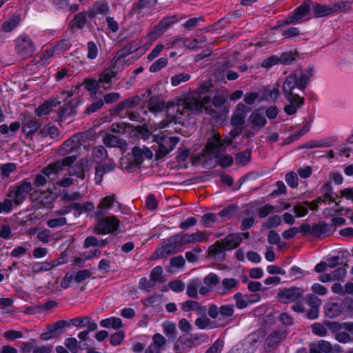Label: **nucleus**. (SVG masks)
Wrapping results in <instances>:
<instances>
[{"mask_svg":"<svg viewBox=\"0 0 353 353\" xmlns=\"http://www.w3.org/2000/svg\"><path fill=\"white\" fill-rule=\"evenodd\" d=\"M313 68L310 66L306 68L305 72L301 70H295L288 76L283 81L282 91L288 102L283 110L288 115L296 114L297 110L303 105L305 103L304 97L300 96L296 91L304 92L310 77L313 75Z\"/></svg>","mask_w":353,"mask_h":353,"instance_id":"nucleus-1","label":"nucleus"},{"mask_svg":"<svg viewBox=\"0 0 353 353\" xmlns=\"http://www.w3.org/2000/svg\"><path fill=\"white\" fill-rule=\"evenodd\" d=\"M210 101V99L209 97H201L200 96L199 97H192L188 99L183 106L177 105L174 108L176 109V114L170 118L168 121V124L165 125V126H168L172 123L174 124H176L177 123H180L181 121L179 119H181V116H182L185 111H190L194 114H199L205 110L208 114L215 116L216 111L208 105Z\"/></svg>","mask_w":353,"mask_h":353,"instance_id":"nucleus-2","label":"nucleus"},{"mask_svg":"<svg viewBox=\"0 0 353 353\" xmlns=\"http://www.w3.org/2000/svg\"><path fill=\"white\" fill-rule=\"evenodd\" d=\"M208 341V336L203 332L185 334L180 336L174 343L176 353H187L192 348L196 347Z\"/></svg>","mask_w":353,"mask_h":353,"instance_id":"nucleus-3","label":"nucleus"},{"mask_svg":"<svg viewBox=\"0 0 353 353\" xmlns=\"http://www.w3.org/2000/svg\"><path fill=\"white\" fill-rule=\"evenodd\" d=\"M239 239L234 233L228 234L225 238L216 241L208 248V254L214 259H221L226 251H232L240 245Z\"/></svg>","mask_w":353,"mask_h":353,"instance_id":"nucleus-4","label":"nucleus"},{"mask_svg":"<svg viewBox=\"0 0 353 353\" xmlns=\"http://www.w3.org/2000/svg\"><path fill=\"white\" fill-rule=\"evenodd\" d=\"M181 232L170 236L163 245L159 248L155 253L158 258H167L168 256L174 254L183 250L185 245Z\"/></svg>","mask_w":353,"mask_h":353,"instance_id":"nucleus-5","label":"nucleus"},{"mask_svg":"<svg viewBox=\"0 0 353 353\" xmlns=\"http://www.w3.org/2000/svg\"><path fill=\"white\" fill-rule=\"evenodd\" d=\"M209 317L218 322L224 323V325L232 319L234 314L233 304H225L218 306L216 304H210L208 309ZM223 325V323L222 324Z\"/></svg>","mask_w":353,"mask_h":353,"instance_id":"nucleus-6","label":"nucleus"},{"mask_svg":"<svg viewBox=\"0 0 353 353\" xmlns=\"http://www.w3.org/2000/svg\"><path fill=\"white\" fill-rule=\"evenodd\" d=\"M98 219L96 230L99 234H116L119 230L120 221L115 216H100Z\"/></svg>","mask_w":353,"mask_h":353,"instance_id":"nucleus-7","label":"nucleus"},{"mask_svg":"<svg viewBox=\"0 0 353 353\" xmlns=\"http://www.w3.org/2000/svg\"><path fill=\"white\" fill-rule=\"evenodd\" d=\"M154 139L159 145V149L157 152L159 158L164 157L170 153L179 141V138L177 137H168L163 134L156 135Z\"/></svg>","mask_w":353,"mask_h":353,"instance_id":"nucleus-8","label":"nucleus"},{"mask_svg":"<svg viewBox=\"0 0 353 353\" xmlns=\"http://www.w3.org/2000/svg\"><path fill=\"white\" fill-rule=\"evenodd\" d=\"M86 137L87 134L85 132L74 134L63 142L60 148V153L63 155L70 154L73 152L77 153L85 142Z\"/></svg>","mask_w":353,"mask_h":353,"instance_id":"nucleus-9","label":"nucleus"},{"mask_svg":"<svg viewBox=\"0 0 353 353\" xmlns=\"http://www.w3.org/2000/svg\"><path fill=\"white\" fill-rule=\"evenodd\" d=\"M32 190V184L29 179H23L21 183L14 190L9 191L8 196L15 204H21L27 197V195Z\"/></svg>","mask_w":353,"mask_h":353,"instance_id":"nucleus-10","label":"nucleus"},{"mask_svg":"<svg viewBox=\"0 0 353 353\" xmlns=\"http://www.w3.org/2000/svg\"><path fill=\"white\" fill-rule=\"evenodd\" d=\"M128 156L130 157L129 166L139 167L145 159H151L153 157V153L147 147L144 146L141 148L139 146H134L132 150L131 154H128Z\"/></svg>","mask_w":353,"mask_h":353,"instance_id":"nucleus-11","label":"nucleus"},{"mask_svg":"<svg viewBox=\"0 0 353 353\" xmlns=\"http://www.w3.org/2000/svg\"><path fill=\"white\" fill-rule=\"evenodd\" d=\"M16 50L22 57H30L35 50L34 42L26 34H22L15 40Z\"/></svg>","mask_w":353,"mask_h":353,"instance_id":"nucleus-12","label":"nucleus"},{"mask_svg":"<svg viewBox=\"0 0 353 353\" xmlns=\"http://www.w3.org/2000/svg\"><path fill=\"white\" fill-rule=\"evenodd\" d=\"M70 326V322L65 320H60L56 323L48 325L47 331L40 334V339L43 341H48L53 338H57L61 336L65 329Z\"/></svg>","mask_w":353,"mask_h":353,"instance_id":"nucleus-13","label":"nucleus"},{"mask_svg":"<svg viewBox=\"0 0 353 353\" xmlns=\"http://www.w3.org/2000/svg\"><path fill=\"white\" fill-rule=\"evenodd\" d=\"M304 290L298 287L283 288L278 292L279 300L283 303L294 302L299 300H303Z\"/></svg>","mask_w":353,"mask_h":353,"instance_id":"nucleus-14","label":"nucleus"},{"mask_svg":"<svg viewBox=\"0 0 353 353\" xmlns=\"http://www.w3.org/2000/svg\"><path fill=\"white\" fill-rule=\"evenodd\" d=\"M76 159V154L66 157L61 161H57L54 163L50 164L43 169L42 172L49 178L51 174H58L59 172L63 170L64 167L71 165Z\"/></svg>","mask_w":353,"mask_h":353,"instance_id":"nucleus-15","label":"nucleus"},{"mask_svg":"<svg viewBox=\"0 0 353 353\" xmlns=\"http://www.w3.org/2000/svg\"><path fill=\"white\" fill-rule=\"evenodd\" d=\"M176 21L175 16L164 17L154 26L152 31L149 34L150 38L154 40L157 39Z\"/></svg>","mask_w":353,"mask_h":353,"instance_id":"nucleus-16","label":"nucleus"},{"mask_svg":"<svg viewBox=\"0 0 353 353\" xmlns=\"http://www.w3.org/2000/svg\"><path fill=\"white\" fill-rule=\"evenodd\" d=\"M115 168L116 164L112 159H109L108 161L105 163H99V165L95 167V183L100 185L103 181V175L114 171Z\"/></svg>","mask_w":353,"mask_h":353,"instance_id":"nucleus-17","label":"nucleus"},{"mask_svg":"<svg viewBox=\"0 0 353 353\" xmlns=\"http://www.w3.org/2000/svg\"><path fill=\"white\" fill-rule=\"evenodd\" d=\"M219 283V277L215 273L211 272L208 274L203 278L205 285L199 288V294L201 295L208 294L214 290Z\"/></svg>","mask_w":353,"mask_h":353,"instance_id":"nucleus-18","label":"nucleus"},{"mask_svg":"<svg viewBox=\"0 0 353 353\" xmlns=\"http://www.w3.org/2000/svg\"><path fill=\"white\" fill-rule=\"evenodd\" d=\"M142 98L146 97L148 100V106L150 112H158L161 111L165 103L161 99L157 96L152 95V91L151 89H148L147 92L141 95Z\"/></svg>","mask_w":353,"mask_h":353,"instance_id":"nucleus-19","label":"nucleus"},{"mask_svg":"<svg viewBox=\"0 0 353 353\" xmlns=\"http://www.w3.org/2000/svg\"><path fill=\"white\" fill-rule=\"evenodd\" d=\"M21 124L22 132L30 139L41 127V123L30 116H24Z\"/></svg>","mask_w":353,"mask_h":353,"instance_id":"nucleus-20","label":"nucleus"},{"mask_svg":"<svg viewBox=\"0 0 353 353\" xmlns=\"http://www.w3.org/2000/svg\"><path fill=\"white\" fill-rule=\"evenodd\" d=\"M207 149L211 152H219L225 150L223 146V140L221 135L214 131L210 137L208 138Z\"/></svg>","mask_w":353,"mask_h":353,"instance_id":"nucleus-21","label":"nucleus"},{"mask_svg":"<svg viewBox=\"0 0 353 353\" xmlns=\"http://www.w3.org/2000/svg\"><path fill=\"white\" fill-rule=\"evenodd\" d=\"M249 108L243 103H239L230 119V123L233 126L242 125L245 123L246 113Z\"/></svg>","mask_w":353,"mask_h":353,"instance_id":"nucleus-22","label":"nucleus"},{"mask_svg":"<svg viewBox=\"0 0 353 353\" xmlns=\"http://www.w3.org/2000/svg\"><path fill=\"white\" fill-rule=\"evenodd\" d=\"M285 330L274 331L271 332L267 337L265 343L268 348L271 350L277 347L286 337Z\"/></svg>","mask_w":353,"mask_h":353,"instance_id":"nucleus-23","label":"nucleus"},{"mask_svg":"<svg viewBox=\"0 0 353 353\" xmlns=\"http://www.w3.org/2000/svg\"><path fill=\"white\" fill-rule=\"evenodd\" d=\"M115 201L116 196L114 194L104 197L97 206V210L95 213L96 217L103 216L107 214L108 210L113 207Z\"/></svg>","mask_w":353,"mask_h":353,"instance_id":"nucleus-24","label":"nucleus"},{"mask_svg":"<svg viewBox=\"0 0 353 353\" xmlns=\"http://www.w3.org/2000/svg\"><path fill=\"white\" fill-rule=\"evenodd\" d=\"M331 226L324 221H319L312 226L311 235L314 237L321 238L322 236L329 235L331 233Z\"/></svg>","mask_w":353,"mask_h":353,"instance_id":"nucleus-25","label":"nucleus"},{"mask_svg":"<svg viewBox=\"0 0 353 353\" xmlns=\"http://www.w3.org/2000/svg\"><path fill=\"white\" fill-rule=\"evenodd\" d=\"M79 102L73 103L69 101L64 106L61 107L59 110V118L61 121L65 120L68 117L76 114V108L79 105Z\"/></svg>","mask_w":353,"mask_h":353,"instance_id":"nucleus-26","label":"nucleus"},{"mask_svg":"<svg viewBox=\"0 0 353 353\" xmlns=\"http://www.w3.org/2000/svg\"><path fill=\"white\" fill-rule=\"evenodd\" d=\"M238 283L239 281L234 278H224L221 281V285L216 287V292L219 294L224 295L235 288Z\"/></svg>","mask_w":353,"mask_h":353,"instance_id":"nucleus-27","label":"nucleus"},{"mask_svg":"<svg viewBox=\"0 0 353 353\" xmlns=\"http://www.w3.org/2000/svg\"><path fill=\"white\" fill-rule=\"evenodd\" d=\"M181 234L182 237L184 239L183 242L185 245L193 244L198 242H203L208 239L206 234L202 231H197L196 232L192 234L183 232H181Z\"/></svg>","mask_w":353,"mask_h":353,"instance_id":"nucleus-28","label":"nucleus"},{"mask_svg":"<svg viewBox=\"0 0 353 353\" xmlns=\"http://www.w3.org/2000/svg\"><path fill=\"white\" fill-rule=\"evenodd\" d=\"M103 143L108 148L118 147L123 149L127 146V143L124 139L119 138L111 134H108L103 137Z\"/></svg>","mask_w":353,"mask_h":353,"instance_id":"nucleus-29","label":"nucleus"},{"mask_svg":"<svg viewBox=\"0 0 353 353\" xmlns=\"http://www.w3.org/2000/svg\"><path fill=\"white\" fill-rule=\"evenodd\" d=\"M117 75V71H112L111 68H105L99 75V82L103 83L104 89L111 88L112 79Z\"/></svg>","mask_w":353,"mask_h":353,"instance_id":"nucleus-30","label":"nucleus"},{"mask_svg":"<svg viewBox=\"0 0 353 353\" xmlns=\"http://www.w3.org/2000/svg\"><path fill=\"white\" fill-rule=\"evenodd\" d=\"M157 3V0H139L134 3L130 10L132 14H141L143 10L145 8H154Z\"/></svg>","mask_w":353,"mask_h":353,"instance_id":"nucleus-31","label":"nucleus"},{"mask_svg":"<svg viewBox=\"0 0 353 353\" xmlns=\"http://www.w3.org/2000/svg\"><path fill=\"white\" fill-rule=\"evenodd\" d=\"M94 204L90 201H87L83 203H71V210L74 211V215L75 217H79L83 212H90L94 210Z\"/></svg>","mask_w":353,"mask_h":353,"instance_id":"nucleus-32","label":"nucleus"},{"mask_svg":"<svg viewBox=\"0 0 353 353\" xmlns=\"http://www.w3.org/2000/svg\"><path fill=\"white\" fill-rule=\"evenodd\" d=\"M312 10L314 12V15L315 17H323L327 16L332 13H333L332 5L330 4L328 6L320 4L319 3H314L312 6Z\"/></svg>","mask_w":353,"mask_h":353,"instance_id":"nucleus-33","label":"nucleus"},{"mask_svg":"<svg viewBox=\"0 0 353 353\" xmlns=\"http://www.w3.org/2000/svg\"><path fill=\"white\" fill-rule=\"evenodd\" d=\"M313 2L311 0H305L299 7H297L292 12L298 21L306 16L311 10Z\"/></svg>","mask_w":353,"mask_h":353,"instance_id":"nucleus-34","label":"nucleus"},{"mask_svg":"<svg viewBox=\"0 0 353 353\" xmlns=\"http://www.w3.org/2000/svg\"><path fill=\"white\" fill-rule=\"evenodd\" d=\"M61 103V101L53 99L49 101L44 102L41 104L36 110V112L38 115H46L48 114L52 109V108L57 106V105Z\"/></svg>","mask_w":353,"mask_h":353,"instance_id":"nucleus-35","label":"nucleus"},{"mask_svg":"<svg viewBox=\"0 0 353 353\" xmlns=\"http://www.w3.org/2000/svg\"><path fill=\"white\" fill-rule=\"evenodd\" d=\"M325 314L330 319H334L342 313V307L336 303H327L325 306Z\"/></svg>","mask_w":353,"mask_h":353,"instance_id":"nucleus-36","label":"nucleus"},{"mask_svg":"<svg viewBox=\"0 0 353 353\" xmlns=\"http://www.w3.org/2000/svg\"><path fill=\"white\" fill-rule=\"evenodd\" d=\"M257 343L256 340H254L250 343H241L233 347L229 353H253L254 351V345Z\"/></svg>","mask_w":353,"mask_h":353,"instance_id":"nucleus-37","label":"nucleus"},{"mask_svg":"<svg viewBox=\"0 0 353 353\" xmlns=\"http://www.w3.org/2000/svg\"><path fill=\"white\" fill-rule=\"evenodd\" d=\"M248 121L252 125L253 128L257 130L261 129L267 123L265 117L256 111L252 113Z\"/></svg>","mask_w":353,"mask_h":353,"instance_id":"nucleus-38","label":"nucleus"},{"mask_svg":"<svg viewBox=\"0 0 353 353\" xmlns=\"http://www.w3.org/2000/svg\"><path fill=\"white\" fill-rule=\"evenodd\" d=\"M92 156L97 163H101L108 158L106 149L103 145L94 147L92 150Z\"/></svg>","mask_w":353,"mask_h":353,"instance_id":"nucleus-39","label":"nucleus"},{"mask_svg":"<svg viewBox=\"0 0 353 353\" xmlns=\"http://www.w3.org/2000/svg\"><path fill=\"white\" fill-rule=\"evenodd\" d=\"M201 287V281L199 279H194L190 281L187 285L186 293L191 298L198 297V290Z\"/></svg>","mask_w":353,"mask_h":353,"instance_id":"nucleus-40","label":"nucleus"},{"mask_svg":"<svg viewBox=\"0 0 353 353\" xmlns=\"http://www.w3.org/2000/svg\"><path fill=\"white\" fill-rule=\"evenodd\" d=\"M20 23L19 15L14 14L1 26V30L4 32H10L17 28Z\"/></svg>","mask_w":353,"mask_h":353,"instance_id":"nucleus-41","label":"nucleus"},{"mask_svg":"<svg viewBox=\"0 0 353 353\" xmlns=\"http://www.w3.org/2000/svg\"><path fill=\"white\" fill-rule=\"evenodd\" d=\"M139 49V43L135 41H130L128 45L123 47L117 53L118 59L125 57L134 52Z\"/></svg>","mask_w":353,"mask_h":353,"instance_id":"nucleus-42","label":"nucleus"},{"mask_svg":"<svg viewBox=\"0 0 353 353\" xmlns=\"http://www.w3.org/2000/svg\"><path fill=\"white\" fill-rule=\"evenodd\" d=\"M100 325L105 328L119 329L122 327L123 323L120 318L110 317L101 321Z\"/></svg>","mask_w":353,"mask_h":353,"instance_id":"nucleus-43","label":"nucleus"},{"mask_svg":"<svg viewBox=\"0 0 353 353\" xmlns=\"http://www.w3.org/2000/svg\"><path fill=\"white\" fill-rule=\"evenodd\" d=\"M87 22L86 14L85 12H79L70 22L71 27L81 29Z\"/></svg>","mask_w":353,"mask_h":353,"instance_id":"nucleus-44","label":"nucleus"},{"mask_svg":"<svg viewBox=\"0 0 353 353\" xmlns=\"http://www.w3.org/2000/svg\"><path fill=\"white\" fill-rule=\"evenodd\" d=\"M251 153L252 150L250 148L236 153L235 157L236 163L241 165H246L251 160Z\"/></svg>","mask_w":353,"mask_h":353,"instance_id":"nucleus-45","label":"nucleus"},{"mask_svg":"<svg viewBox=\"0 0 353 353\" xmlns=\"http://www.w3.org/2000/svg\"><path fill=\"white\" fill-rule=\"evenodd\" d=\"M163 332L166 336L170 340H175L176 338L177 330L176 324L171 322H165L163 324Z\"/></svg>","mask_w":353,"mask_h":353,"instance_id":"nucleus-46","label":"nucleus"},{"mask_svg":"<svg viewBox=\"0 0 353 353\" xmlns=\"http://www.w3.org/2000/svg\"><path fill=\"white\" fill-rule=\"evenodd\" d=\"M298 57V53L295 52H285L279 57V63L283 65L292 64L294 61L296 60Z\"/></svg>","mask_w":353,"mask_h":353,"instance_id":"nucleus-47","label":"nucleus"},{"mask_svg":"<svg viewBox=\"0 0 353 353\" xmlns=\"http://www.w3.org/2000/svg\"><path fill=\"white\" fill-rule=\"evenodd\" d=\"M194 324L200 330L212 329L214 327L213 323L207 316H199L195 320Z\"/></svg>","mask_w":353,"mask_h":353,"instance_id":"nucleus-48","label":"nucleus"},{"mask_svg":"<svg viewBox=\"0 0 353 353\" xmlns=\"http://www.w3.org/2000/svg\"><path fill=\"white\" fill-rule=\"evenodd\" d=\"M21 127V123L19 121L12 122L10 125L7 124H2L0 125V134L6 135L10 132L12 134H14Z\"/></svg>","mask_w":353,"mask_h":353,"instance_id":"nucleus-49","label":"nucleus"},{"mask_svg":"<svg viewBox=\"0 0 353 353\" xmlns=\"http://www.w3.org/2000/svg\"><path fill=\"white\" fill-rule=\"evenodd\" d=\"M332 145V141L329 139L319 141H311L304 144L301 148H327Z\"/></svg>","mask_w":353,"mask_h":353,"instance_id":"nucleus-50","label":"nucleus"},{"mask_svg":"<svg viewBox=\"0 0 353 353\" xmlns=\"http://www.w3.org/2000/svg\"><path fill=\"white\" fill-rule=\"evenodd\" d=\"M217 216V214L214 213H205L201 217V223L203 228L211 227L216 221Z\"/></svg>","mask_w":353,"mask_h":353,"instance_id":"nucleus-51","label":"nucleus"},{"mask_svg":"<svg viewBox=\"0 0 353 353\" xmlns=\"http://www.w3.org/2000/svg\"><path fill=\"white\" fill-rule=\"evenodd\" d=\"M331 5L333 13L345 12L352 8V6L347 0H339Z\"/></svg>","mask_w":353,"mask_h":353,"instance_id":"nucleus-52","label":"nucleus"},{"mask_svg":"<svg viewBox=\"0 0 353 353\" xmlns=\"http://www.w3.org/2000/svg\"><path fill=\"white\" fill-rule=\"evenodd\" d=\"M321 191L325 199H330L331 202L334 201V198L333 197V188L330 181L325 182L321 188Z\"/></svg>","mask_w":353,"mask_h":353,"instance_id":"nucleus-53","label":"nucleus"},{"mask_svg":"<svg viewBox=\"0 0 353 353\" xmlns=\"http://www.w3.org/2000/svg\"><path fill=\"white\" fill-rule=\"evenodd\" d=\"M237 207L234 205H230L221 210L218 214V216H221L223 221L229 219L236 212Z\"/></svg>","mask_w":353,"mask_h":353,"instance_id":"nucleus-54","label":"nucleus"},{"mask_svg":"<svg viewBox=\"0 0 353 353\" xmlns=\"http://www.w3.org/2000/svg\"><path fill=\"white\" fill-rule=\"evenodd\" d=\"M281 218L279 215H274L268 219L264 223V228L269 230L273 228H276L281 224Z\"/></svg>","mask_w":353,"mask_h":353,"instance_id":"nucleus-55","label":"nucleus"},{"mask_svg":"<svg viewBox=\"0 0 353 353\" xmlns=\"http://www.w3.org/2000/svg\"><path fill=\"white\" fill-rule=\"evenodd\" d=\"M163 268L161 266H156L150 272V279L156 285L157 282L163 281Z\"/></svg>","mask_w":353,"mask_h":353,"instance_id":"nucleus-56","label":"nucleus"},{"mask_svg":"<svg viewBox=\"0 0 353 353\" xmlns=\"http://www.w3.org/2000/svg\"><path fill=\"white\" fill-rule=\"evenodd\" d=\"M93 6L98 14L105 15L110 12V7L106 1H97Z\"/></svg>","mask_w":353,"mask_h":353,"instance_id":"nucleus-57","label":"nucleus"},{"mask_svg":"<svg viewBox=\"0 0 353 353\" xmlns=\"http://www.w3.org/2000/svg\"><path fill=\"white\" fill-rule=\"evenodd\" d=\"M168 64V59L161 57L155 61L150 67V71L151 72H157L165 67Z\"/></svg>","mask_w":353,"mask_h":353,"instance_id":"nucleus-58","label":"nucleus"},{"mask_svg":"<svg viewBox=\"0 0 353 353\" xmlns=\"http://www.w3.org/2000/svg\"><path fill=\"white\" fill-rule=\"evenodd\" d=\"M78 342L76 338L69 337L65 339L64 345L71 353H78Z\"/></svg>","mask_w":353,"mask_h":353,"instance_id":"nucleus-59","label":"nucleus"},{"mask_svg":"<svg viewBox=\"0 0 353 353\" xmlns=\"http://www.w3.org/2000/svg\"><path fill=\"white\" fill-rule=\"evenodd\" d=\"M69 174L76 176L77 178L83 179L85 178V170L82 163L77 164L75 166L70 168Z\"/></svg>","mask_w":353,"mask_h":353,"instance_id":"nucleus-60","label":"nucleus"},{"mask_svg":"<svg viewBox=\"0 0 353 353\" xmlns=\"http://www.w3.org/2000/svg\"><path fill=\"white\" fill-rule=\"evenodd\" d=\"M190 79V75L187 73H180L171 78V84L173 86H177L182 82H186Z\"/></svg>","mask_w":353,"mask_h":353,"instance_id":"nucleus-61","label":"nucleus"},{"mask_svg":"<svg viewBox=\"0 0 353 353\" xmlns=\"http://www.w3.org/2000/svg\"><path fill=\"white\" fill-rule=\"evenodd\" d=\"M215 157L219 159L218 164L222 168H228L233 164L234 159L231 155L226 154L220 157L216 155Z\"/></svg>","mask_w":353,"mask_h":353,"instance_id":"nucleus-62","label":"nucleus"},{"mask_svg":"<svg viewBox=\"0 0 353 353\" xmlns=\"http://www.w3.org/2000/svg\"><path fill=\"white\" fill-rule=\"evenodd\" d=\"M92 275V272L90 270L85 269L82 270L78 271L75 276H74V280L75 282L79 283L84 280L90 278Z\"/></svg>","mask_w":353,"mask_h":353,"instance_id":"nucleus-63","label":"nucleus"},{"mask_svg":"<svg viewBox=\"0 0 353 353\" xmlns=\"http://www.w3.org/2000/svg\"><path fill=\"white\" fill-rule=\"evenodd\" d=\"M142 97L139 95H134L132 97L128 98L123 101L125 108H133L137 107L141 103Z\"/></svg>","mask_w":353,"mask_h":353,"instance_id":"nucleus-64","label":"nucleus"}]
</instances>
